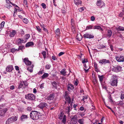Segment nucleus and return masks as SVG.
I'll use <instances>...</instances> for the list:
<instances>
[{"label":"nucleus","instance_id":"1","mask_svg":"<svg viewBox=\"0 0 124 124\" xmlns=\"http://www.w3.org/2000/svg\"><path fill=\"white\" fill-rule=\"evenodd\" d=\"M40 113L35 111H32L30 114L31 118L33 120H38L40 116Z\"/></svg>","mask_w":124,"mask_h":124},{"label":"nucleus","instance_id":"2","mask_svg":"<svg viewBox=\"0 0 124 124\" xmlns=\"http://www.w3.org/2000/svg\"><path fill=\"white\" fill-rule=\"evenodd\" d=\"M117 81L116 76L113 75L110 82L111 85L112 86H116L117 85Z\"/></svg>","mask_w":124,"mask_h":124},{"label":"nucleus","instance_id":"3","mask_svg":"<svg viewBox=\"0 0 124 124\" xmlns=\"http://www.w3.org/2000/svg\"><path fill=\"white\" fill-rule=\"evenodd\" d=\"M18 117L16 116H14L8 118L6 122V124H9L13 122L16 121Z\"/></svg>","mask_w":124,"mask_h":124},{"label":"nucleus","instance_id":"4","mask_svg":"<svg viewBox=\"0 0 124 124\" xmlns=\"http://www.w3.org/2000/svg\"><path fill=\"white\" fill-rule=\"evenodd\" d=\"M25 98L28 100L32 101L35 100V96L33 94L29 93L26 95Z\"/></svg>","mask_w":124,"mask_h":124},{"label":"nucleus","instance_id":"5","mask_svg":"<svg viewBox=\"0 0 124 124\" xmlns=\"http://www.w3.org/2000/svg\"><path fill=\"white\" fill-rule=\"evenodd\" d=\"M116 58L117 61L118 62H123L124 61V56H116Z\"/></svg>","mask_w":124,"mask_h":124},{"label":"nucleus","instance_id":"6","mask_svg":"<svg viewBox=\"0 0 124 124\" xmlns=\"http://www.w3.org/2000/svg\"><path fill=\"white\" fill-rule=\"evenodd\" d=\"M83 36L85 38L93 39L94 37V36L88 33H86L83 35Z\"/></svg>","mask_w":124,"mask_h":124},{"label":"nucleus","instance_id":"7","mask_svg":"<svg viewBox=\"0 0 124 124\" xmlns=\"http://www.w3.org/2000/svg\"><path fill=\"white\" fill-rule=\"evenodd\" d=\"M121 68L122 67L119 66H117L116 67H114L112 70L115 72H117L121 70Z\"/></svg>","mask_w":124,"mask_h":124},{"label":"nucleus","instance_id":"8","mask_svg":"<svg viewBox=\"0 0 124 124\" xmlns=\"http://www.w3.org/2000/svg\"><path fill=\"white\" fill-rule=\"evenodd\" d=\"M23 62L27 66L30 65L31 63V62L28 60V58H25L24 59Z\"/></svg>","mask_w":124,"mask_h":124},{"label":"nucleus","instance_id":"9","mask_svg":"<svg viewBox=\"0 0 124 124\" xmlns=\"http://www.w3.org/2000/svg\"><path fill=\"white\" fill-rule=\"evenodd\" d=\"M54 97V94L53 93L50 94L49 96H48L46 99L48 100H53Z\"/></svg>","mask_w":124,"mask_h":124},{"label":"nucleus","instance_id":"10","mask_svg":"<svg viewBox=\"0 0 124 124\" xmlns=\"http://www.w3.org/2000/svg\"><path fill=\"white\" fill-rule=\"evenodd\" d=\"M13 69V68L12 65H9L6 68V70L7 71L11 72Z\"/></svg>","mask_w":124,"mask_h":124},{"label":"nucleus","instance_id":"11","mask_svg":"<svg viewBox=\"0 0 124 124\" xmlns=\"http://www.w3.org/2000/svg\"><path fill=\"white\" fill-rule=\"evenodd\" d=\"M110 61L109 60H107L106 59H103L100 60L99 61V63H100L103 64L107 63H109Z\"/></svg>","mask_w":124,"mask_h":124},{"label":"nucleus","instance_id":"12","mask_svg":"<svg viewBox=\"0 0 124 124\" xmlns=\"http://www.w3.org/2000/svg\"><path fill=\"white\" fill-rule=\"evenodd\" d=\"M97 5L98 6H105V4L103 1H102L101 0H98L97 3Z\"/></svg>","mask_w":124,"mask_h":124},{"label":"nucleus","instance_id":"13","mask_svg":"<svg viewBox=\"0 0 124 124\" xmlns=\"http://www.w3.org/2000/svg\"><path fill=\"white\" fill-rule=\"evenodd\" d=\"M72 108V103H71L70 104V105L67 107L66 109L67 112L68 113V114H70V112Z\"/></svg>","mask_w":124,"mask_h":124},{"label":"nucleus","instance_id":"14","mask_svg":"<svg viewBox=\"0 0 124 124\" xmlns=\"http://www.w3.org/2000/svg\"><path fill=\"white\" fill-rule=\"evenodd\" d=\"M46 106H47V104L45 102L41 103L39 105V107L41 109H43Z\"/></svg>","mask_w":124,"mask_h":124},{"label":"nucleus","instance_id":"15","mask_svg":"<svg viewBox=\"0 0 124 124\" xmlns=\"http://www.w3.org/2000/svg\"><path fill=\"white\" fill-rule=\"evenodd\" d=\"M74 89V86L71 84H69L68 85L67 89L68 91H70L71 90Z\"/></svg>","mask_w":124,"mask_h":124},{"label":"nucleus","instance_id":"16","mask_svg":"<svg viewBox=\"0 0 124 124\" xmlns=\"http://www.w3.org/2000/svg\"><path fill=\"white\" fill-rule=\"evenodd\" d=\"M60 73L63 76H65L66 75L67 71L65 69H62L60 72Z\"/></svg>","mask_w":124,"mask_h":124},{"label":"nucleus","instance_id":"17","mask_svg":"<svg viewBox=\"0 0 124 124\" xmlns=\"http://www.w3.org/2000/svg\"><path fill=\"white\" fill-rule=\"evenodd\" d=\"M34 67L33 65H32L28 67L27 70L30 72H33V68Z\"/></svg>","mask_w":124,"mask_h":124},{"label":"nucleus","instance_id":"18","mask_svg":"<svg viewBox=\"0 0 124 124\" xmlns=\"http://www.w3.org/2000/svg\"><path fill=\"white\" fill-rule=\"evenodd\" d=\"M93 29H97L101 30V31H103V29L101 28V26L99 25L95 26H94V27L93 28Z\"/></svg>","mask_w":124,"mask_h":124},{"label":"nucleus","instance_id":"19","mask_svg":"<svg viewBox=\"0 0 124 124\" xmlns=\"http://www.w3.org/2000/svg\"><path fill=\"white\" fill-rule=\"evenodd\" d=\"M28 118L27 115H22L21 117V120L22 121H23L24 119H27Z\"/></svg>","mask_w":124,"mask_h":124},{"label":"nucleus","instance_id":"20","mask_svg":"<svg viewBox=\"0 0 124 124\" xmlns=\"http://www.w3.org/2000/svg\"><path fill=\"white\" fill-rule=\"evenodd\" d=\"M16 33V31L15 30H12L9 34V36L11 37H13Z\"/></svg>","mask_w":124,"mask_h":124},{"label":"nucleus","instance_id":"21","mask_svg":"<svg viewBox=\"0 0 124 124\" xmlns=\"http://www.w3.org/2000/svg\"><path fill=\"white\" fill-rule=\"evenodd\" d=\"M71 25L72 27L71 28L72 29H74L75 24L74 20L72 19H71Z\"/></svg>","mask_w":124,"mask_h":124},{"label":"nucleus","instance_id":"22","mask_svg":"<svg viewBox=\"0 0 124 124\" xmlns=\"http://www.w3.org/2000/svg\"><path fill=\"white\" fill-rule=\"evenodd\" d=\"M82 37L80 34H78L76 37V39L79 41L81 40L82 39Z\"/></svg>","mask_w":124,"mask_h":124},{"label":"nucleus","instance_id":"23","mask_svg":"<svg viewBox=\"0 0 124 124\" xmlns=\"http://www.w3.org/2000/svg\"><path fill=\"white\" fill-rule=\"evenodd\" d=\"M34 45V43L32 42H29L27 43L25 45L26 47H29Z\"/></svg>","mask_w":124,"mask_h":124},{"label":"nucleus","instance_id":"24","mask_svg":"<svg viewBox=\"0 0 124 124\" xmlns=\"http://www.w3.org/2000/svg\"><path fill=\"white\" fill-rule=\"evenodd\" d=\"M98 77L99 78V81L101 83H102L103 81V79L104 78V76L103 75L100 76L98 75Z\"/></svg>","mask_w":124,"mask_h":124},{"label":"nucleus","instance_id":"25","mask_svg":"<svg viewBox=\"0 0 124 124\" xmlns=\"http://www.w3.org/2000/svg\"><path fill=\"white\" fill-rule=\"evenodd\" d=\"M117 105L119 106H124V103L123 101H120L117 102Z\"/></svg>","mask_w":124,"mask_h":124},{"label":"nucleus","instance_id":"26","mask_svg":"<svg viewBox=\"0 0 124 124\" xmlns=\"http://www.w3.org/2000/svg\"><path fill=\"white\" fill-rule=\"evenodd\" d=\"M75 3L77 5H78L81 4V1L80 0H74Z\"/></svg>","mask_w":124,"mask_h":124},{"label":"nucleus","instance_id":"27","mask_svg":"<svg viewBox=\"0 0 124 124\" xmlns=\"http://www.w3.org/2000/svg\"><path fill=\"white\" fill-rule=\"evenodd\" d=\"M66 101L68 102L69 104L71 102V99L69 97H65V98Z\"/></svg>","mask_w":124,"mask_h":124},{"label":"nucleus","instance_id":"28","mask_svg":"<svg viewBox=\"0 0 124 124\" xmlns=\"http://www.w3.org/2000/svg\"><path fill=\"white\" fill-rule=\"evenodd\" d=\"M77 116L76 115H74L71 118V120L74 121H76L77 119Z\"/></svg>","mask_w":124,"mask_h":124},{"label":"nucleus","instance_id":"29","mask_svg":"<svg viewBox=\"0 0 124 124\" xmlns=\"http://www.w3.org/2000/svg\"><path fill=\"white\" fill-rule=\"evenodd\" d=\"M107 33L108 37H110L112 34L111 30H108V31Z\"/></svg>","mask_w":124,"mask_h":124},{"label":"nucleus","instance_id":"30","mask_svg":"<svg viewBox=\"0 0 124 124\" xmlns=\"http://www.w3.org/2000/svg\"><path fill=\"white\" fill-rule=\"evenodd\" d=\"M49 76V74L47 73H45L42 76V78L44 79L45 78Z\"/></svg>","mask_w":124,"mask_h":124},{"label":"nucleus","instance_id":"31","mask_svg":"<svg viewBox=\"0 0 124 124\" xmlns=\"http://www.w3.org/2000/svg\"><path fill=\"white\" fill-rule=\"evenodd\" d=\"M117 31H124V27L119 26L118 28H116Z\"/></svg>","mask_w":124,"mask_h":124},{"label":"nucleus","instance_id":"32","mask_svg":"<svg viewBox=\"0 0 124 124\" xmlns=\"http://www.w3.org/2000/svg\"><path fill=\"white\" fill-rule=\"evenodd\" d=\"M94 27V26L93 25H89L86 26V30H87L89 29H93V28Z\"/></svg>","mask_w":124,"mask_h":124},{"label":"nucleus","instance_id":"33","mask_svg":"<svg viewBox=\"0 0 124 124\" xmlns=\"http://www.w3.org/2000/svg\"><path fill=\"white\" fill-rule=\"evenodd\" d=\"M55 33L57 35H58L60 34V29L59 28H57L55 31Z\"/></svg>","mask_w":124,"mask_h":124},{"label":"nucleus","instance_id":"34","mask_svg":"<svg viewBox=\"0 0 124 124\" xmlns=\"http://www.w3.org/2000/svg\"><path fill=\"white\" fill-rule=\"evenodd\" d=\"M66 116L65 115H64L63 117L62 118V123L64 124H65L66 123Z\"/></svg>","mask_w":124,"mask_h":124},{"label":"nucleus","instance_id":"35","mask_svg":"<svg viewBox=\"0 0 124 124\" xmlns=\"http://www.w3.org/2000/svg\"><path fill=\"white\" fill-rule=\"evenodd\" d=\"M22 81L20 82V83L18 85L17 88L18 89H20V88L22 87L23 86V84L22 83Z\"/></svg>","mask_w":124,"mask_h":124},{"label":"nucleus","instance_id":"36","mask_svg":"<svg viewBox=\"0 0 124 124\" xmlns=\"http://www.w3.org/2000/svg\"><path fill=\"white\" fill-rule=\"evenodd\" d=\"M88 98V96H84L83 97V99L81 100V101H84V102H85L86 100Z\"/></svg>","mask_w":124,"mask_h":124},{"label":"nucleus","instance_id":"37","mask_svg":"<svg viewBox=\"0 0 124 124\" xmlns=\"http://www.w3.org/2000/svg\"><path fill=\"white\" fill-rule=\"evenodd\" d=\"M84 119H79L78 121V122L80 124H84Z\"/></svg>","mask_w":124,"mask_h":124},{"label":"nucleus","instance_id":"38","mask_svg":"<svg viewBox=\"0 0 124 124\" xmlns=\"http://www.w3.org/2000/svg\"><path fill=\"white\" fill-rule=\"evenodd\" d=\"M10 3L7 4L6 3L5 5V7L9 9L12 7V6L10 4Z\"/></svg>","mask_w":124,"mask_h":124},{"label":"nucleus","instance_id":"39","mask_svg":"<svg viewBox=\"0 0 124 124\" xmlns=\"http://www.w3.org/2000/svg\"><path fill=\"white\" fill-rule=\"evenodd\" d=\"M23 39H19L17 40V41L18 43L19 44H20L22 43H23L24 42Z\"/></svg>","mask_w":124,"mask_h":124},{"label":"nucleus","instance_id":"40","mask_svg":"<svg viewBox=\"0 0 124 124\" xmlns=\"http://www.w3.org/2000/svg\"><path fill=\"white\" fill-rule=\"evenodd\" d=\"M45 68L46 69H50L51 65L49 64H47L45 66Z\"/></svg>","mask_w":124,"mask_h":124},{"label":"nucleus","instance_id":"41","mask_svg":"<svg viewBox=\"0 0 124 124\" xmlns=\"http://www.w3.org/2000/svg\"><path fill=\"white\" fill-rule=\"evenodd\" d=\"M64 114L62 113H61L60 114L59 116V118L61 120L62 119L63 117V116L64 115Z\"/></svg>","mask_w":124,"mask_h":124},{"label":"nucleus","instance_id":"42","mask_svg":"<svg viewBox=\"0 0 124 124\" xmlns=\"http://www.w3.org/2000/svg\"><path fill=\"white\" fill-rule=\"evenodd\" d=\"M19 50V49H16L15 48H13L11 50V51L13 53H15L16 51H18Z\"/></svg>","mask_w":124,"mask_h":124},{"label":"nucleus","instance_id":"43","mask_svg":"<svg viewBox=\"0 0 124 124\" xmlns=\"http://www.w3.org/2000/svg\"><path fill=\"white\" fill-rule=\"evenodd\" d=\"M111 95L110 94H109L108 95V98L109 99V101L111 102H113V101L111 99Z\"/></svg>","mask_w":124,"mask_h":124},{"label":"nucleus","instance_id":"44","mask_svg":"<svg viewBox=\"0 0 124 124\" xmlns=\"http://www.w3.org/2000/svg\"><path fill=\"white\" fill-rule=\"evenodd\" d=\"M23 21L24 23L26 24L27 23L29 22L28 19L26 18H23Z\"/></svg>","mask_w":124,"mask_h":124},{"label":"nucleus","instance_id":"45","mask_svg":"<svg viewBox=\"0 0 124 124\" xmlns=\"http://www.w3.org/2000/svg\"><path fill=\"white\" fill-rule=\"evenodd\" d=\"M42 54L44 58L45 59L46 58V52L45 51H43Z\"/></svg>","mask_w":124,"mask_h":124},{"label":"nucleus","instance_id":"46","mask_svg":"<svg viewBox=\"0 0 124 124\" xmlns=\"http://www.w3.org/2000/svg\"><path fill=\"white\" fill-rule=\"evenodd\" d=\"M106 46L105 45H101L99 47V48L101 49L102 48H106Z\"/></svg>","mask_w":124,"mask_h":124},{"label":"nucleus","instance_id":"47","mask_svg":"<svg viewBox=\"0 0 124 124\" xmlns=\"http://www.w3.org/2000/svg\"><path fill=\"white\" fill-rule=\"evenodd\" d=\"M41 5L42 7L44 9L46 8V4L44 3H42L41 4Z\"/></svg>","mask_w":124,"mask_h":124},{"label":"nucleus","instance_id":"48","mask_svg":"<svg viewBox=\"0 0 124 124\" xmlns=\"http://www.w3.org/2000/svg\"><path fill=\"white\" fill-rule=\"evenodd\" d=\"M36 28L37 30L39 32H41V30L39 26H37Z\"/></svg>","mask_w":124,"mask_h":124},{"label":"nucleus","instance_id":"49","mask_svg":"<svg viewBox=\"0 0 124 124\" xmlns=\"http://www.w3.org/2000/svg\"><path fill=\"white\" fill-rule=\"evenodd\" d=\"M65 95L64 96V98L65 97H69V94L68 92L67 91H66L65 93Z\"/></svg>","mask_w":124,"mask_h":124},{"label":"nucleus","instance_id":"50","mask_svg":"<svg viewBox=\"0 0 124 124\" xmlns=\"http://www.w3.org/2000/svg\"><path fill=\"white\" fill-rule=\"evenodd\" d=\"M28 111H30L32 109V108L31 107L29 106L26 109Z\"/></svg>","mask_w":124,"mask_h":124},{"label":"nucleus","instance_id":"51","mask_svg":"<svg viewBox=\"0 0 124 124\" xmlns=\"http://www.w3.org/2000/svg\"><path fill=\"white\" fill-rule=\"evenodd\" d=\"M56 83L55 82H53L52 83V84L53 86L54 87H56Z\"/></svg>","mask_w":124,"mask_h":124},{"label":"nucleus","instance_id":"52","mask_svg":"<svg viewBox=\"0 0 124 124\" xmlns=\"http://www.w3.org/2000/svg\"><path fill=\"white\" fill-rule=\"evenodd\" d=\"M5 22H2L1 23V28H3L4 26Z\"/></svg>","mask_w":124,"mask_h":124},{"label":"nucleus","instance_id":"53","mask_svg":"<svg viewBox=\"0 0 124 124\" xmlns=\"http://www.w3.org/2000/svg\"><path fill=\"white\" fill-rule=\"evenodd\" d=\"M22 82L25 86H27L28 85L27 82L26 81H23Z\"/></svg>","mask_w":124,"mask_h":124},{"label":"nucleus","instance_id":"54","mask_svg":"<svg viewBox=\"0 0 124 124\" xmlns=\"http://www.w3.org/2000/svg\"><path fill=\"white\" fill-rule=\"evenodd\" d=\"M30 37V35L29 34H27L25 35V38L26 39H27L29 38Z\"/></svg>","mask_w":124,"mask_h":124},{"label":"nucleus","instance_id":"55","mask_svg":"<svg viewBox=\"0 0 124 124\" xmlns=\"http://www.w3.org/2000/svg\"><path fill=\"white\" fill-rule=\"evenodd\" d=\"M85 8V7H84L79 8V10L80 11L82 12L84 10V9Z\"/></svg>","mask_w":124,"mask_h":124},{"label":"nucleus","instance_id":"56","mask_svg":"<svg viewBox=\"0 0 124 124\" xmlns=\"http://www.w3.org/2000/svg\"><path fill=\"white\" fill-rule=\"evenodd\" d=\"M65 52H61L58 54V55L59 56H61L62 55L64 54Z\"/></svg>","mask_w":124,"mask_h":124},{"label":"nucleus","instance_id":"57","mask_svg":"<svg viewBox=\"0 0 124 124\" xmlns=\"http://www.w3.org/2000/svg\"><path fill=\"white\" fill-rule=\"evenodd\" d=\"M6 3L9 4H12V2H10V0H6Z\"/></svg>","mask_w":124,"mask_h":124},{"label":"nucleus","instance_id":"58","mask_svg":"<svg viewBox=\"0 0 124 124\" xmlns=\"http://www.w3.org/2000/svg\"><path fill=\"white\" fill-rule=\"evenodd\" d=\"M23 4L25 5H27V1L26 0H24L23 1Z\"/></svg>","mask_w":124,"mask_h":124},{"label":"nucleus","instance_id":"59","mask_svg":"<svg viewBox=\"0 0 124 124\" xmlns=\"http://www.w3.org/2000/svg\"><path fill=\"white\" fill-rule=\"evenodd\" d=\"M44 83H42L39 86V87L41 88L42 89L44 87Z\"/></svg>","mask_w":124,"mask_h":124},{"label":"nucleus","instance_id":"60","mask_svg":"<svg viewBox=\"0 0 124 124\" xmlns=\"http://www.w3.org/2000/svg\"><path fill=\"white\" fill-rule=\"evenodd\" d=\"M91 21H94L95 20V18L93 16H92L91 17Z\"/></svg>","mask_w":124,"mask_h":124},{"label":"nucleus","instance_id":"61","mask_svg":"<svg viewBox=\"0 0 124 124\" xmlns=\"http://www.w3.org/2000/svg\"><path fill=\"white\" fill-rule=\"evenodd\" d=\"M52 59L54 60H57V58H56V57L54 56H52Z\"/></svg>","mask_w":124,"mask_h":124},{"label":"nucleus","instance_id":"62","mask_svg":"<svg viewBox=\"0 0 124 124\" xmlns=\"http://www.w3.org/2000/svg\"><path fill=\"white\" fill-rule=\"evenodd\" d=\"M121 99H124V94L122 93L121 94Z\"/></svg>","mask_w":124,"mask_h":124},{"label":"nucleus","instance_id":"63","mask_svg":"<svg viewBox=\"0 0 124 124\" xmlns=\"http://www.w3.org/2000/svg\"><path fill=\"white\" fill-rule=\"evenodd\" d=\"M15 67L16 70L18 71V70H19V67H18V66H15Z\"/></svg>","mask_w":124,"mask_h":124},{"label":"nucleus","instance_id":"64","mask_svg":"<svg viewBox=\"0 0 124 124\" xmlns=\"http://www.w3.org/2000/svg\"><path fill=\"white\" fill-rule=\"evenodd\" d=\"M94 66L95 67V68H97V64L96 62H94Z\"/></svg>","mask_w":124,"mask_h":124}]
</instances>
